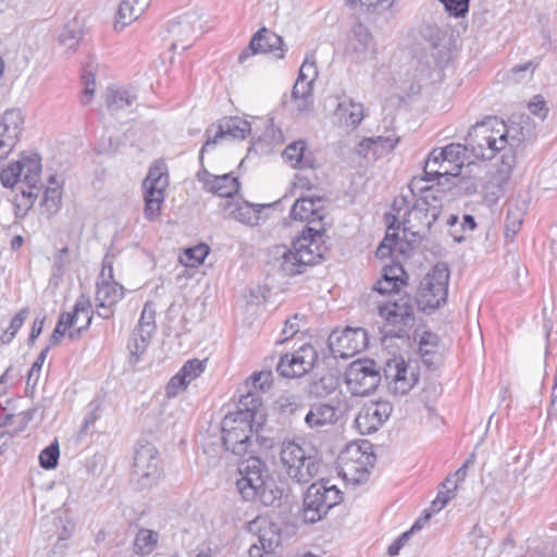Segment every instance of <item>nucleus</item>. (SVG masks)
<instances>
[{"instance_id":"f257e3e1","label":"nucleus","mask_w":557,"mask_h":557,"mask_svg":"<svg viewBox=\"0 0 557 557\" xmlns=\"http://www.w3.org/2000/svg\"><path fill=\"white\" fill-rule=\"evenodd\" d=\"M261 408L262 399L256 392L240 394L236 410L225 414L221 422L226 450L239 457L253 453V423Z\"/></svg>"},{"instance_id":"f03ea898","label":"nucleus","mask_w":557,"mask_h":557,"mask_svg":"<svg viewBox=\"0 0 557 557\" xmlns=\"http://www.w3.org/2000/svg\"><path fill=\"white\" fill-rule=\"evenodd\" d=\"M408 275L399 262L386 264L381 278L373 286V292L387 295L389 299L377 305L379 314L389 325L411 326L414 322V302L407 293H400V286L407 285Z\"/></svg>"},{"instance_id":"7ed1b4c3","label":"nucleus","mask_w":557,"mask_h":557,"mask_svg":"<svg viewBox=\"0 0 557 557\" xmlns=\"http://www.w3.org/2000/svg\"><path fill=\"white\" fill-rule=\"evenodd\" d=\"M238 473L236 486L247 502L280 508L288 496L287 490L272 479L268 465L260 457L249 456L239 461Z\"/></svg>"},{"instance_id":"20e7f679","label":"nucleus","mask_w":557,"mask_h":557,"mask_svg":"<svg viewBox=\"0 0 557 557\" xmlns=\"http://www.w3.org/2000/svg\"><path fill=\"white\" fill-rule=\"evenodd\" d=\"M324 228L306 227L293 243L292 248L277 247L274 267L284 276H294L306 271L307 267L325 259L327 247L324 242Z\"/></svg>"},{"instance_id":"39448f33","label":"nucleus","mask_w":557,"mask_h":557,"mask_svg":"<svg viewBox=\"0 0 557 557\" xmlns=\"http://www.w3.org/2000/svg\"><path fill=\"white\" fill-rule=\"evenodd\" d=\"M421 195L414 200L412 207L406 211L403 221H393L388 224L389 230L403 228L404 236L409 242L424 238L440 218L443 207V190L433 186L420 187Z\"/></svg>"},{"instance_id":"423d86ee","label":"nucleus","mask_w":557,"mask_h":557,"mask_svg":"<svg viewBox=\"0 0 557 557\" xmlns=\"http://www.w3.org/2000/svg\"><path fill=\"white\" fill-rule=\"evenodd\" d=\"M492 123H494L495 126L499 128V134L503 135L502 137L506 138L507 148V150L500 157V164L498 165L497 170L491 174L487 182L486 188L492 189L490 194L492 195L493 200H496L504 195V187L507 185L511 172L516 166L517 160L515 149L525 140L530 129H525L521 123L513 121H510V123H505L497 117H494Z\"/></svg>"},{"instance_id":"0eeeda50","label":"nucleus","mask_w":557,"mask_h":557,"mask_svg":"<svg viewBox=\"0 0 557 557\" xmlns=\"http://www.w3.org/2000/svg\"><path fill=\"white\" fill-rule=\"evenodd\" d=\"M280 459L287 476L301 485L309 483L320 472V459L294 441L283 442Z\"/></svg>"},{"instance_id":"6e6552de","label":"nucleus","mask_w":557,"mask_h":557,"mask_svg":"<svg viewBox=\"0 0 557 557\" xmlns=\"http://www.w3.org/2000/svg\"><path fill=\"white\" fill-rule=\"evenodd\" d=\"M329 483V480H320L308 487L304 496L301 512L306 523H315L322 520L330 509L342 502V492Z\"/></svg>"},{"instance_id":"1a4fd4ad","label":"nucleus","mask_w":557,"mask_h":557,"mask_svg":"<svg viewBox=\"0 0 557 557\" xmlns=\"http://www.w3.org/2000/svg\"><path fill=\"white\" fill-rule=\"evenodd\" d=\"M449 277L447 264L437 263L421 280L416 297V304L420 310L433 311L446 302Z\"/></svg>"},{"instance_id":"9d476101","label":"nucleus","mask_w":557,"mask_h":557,"mask_svg":"<svg viewBox=\"0 0 557 557\" xmlns=\"http://www.w3.org/2000/svg\"><path fill=\"white\" fill-rule=\"evenodd\" d=\"M168 186V168L163 162H156L150 166L143 182L145 200L144 216L146 220L154 221L161 215Z\"/></svg>"},{"instance_id":"9b49d317","label":"nucleus","mask_w":557,"mask_h":557,"mask_svg":"<svg viewBox=\"0 0 557 557\" xmlns=\"http://www.w3.org/2000/svg\"><path fill=\"white\" fill-rule=\"evenodd\" d=\"M163 475L157 447L151 443L139 444L135 450L133 478L140 490L154 486Z\"/></svg>"},{"instance_id":"f8f14e48","label":"nucleus","mask_w":557,"mask_h":557,"mask_svg":"<svg viewBox=\"0 0 557 557\" xmlns=\"http://www.w3.org/2000/svg\"><path fill=\"white\" fill-rule=\"evenodd\" d=\"M382 380L376 362L372 359L352 361L345 372V381L354 395L364 396L375 391Z\"/></svg>"},{"instance_id":"ddd939ff","label":"nucleus","mask_w":557,"mask_h":557,"mask_svg":"<svg viewBox=\"0 0 557 557\" xmlns=\"http://www.w3.org/2000/svg\"><path fill=\"white\" fill-rule=\"evenodd\" d=\"M327 347L333 358L348 359L368 347V334L362 327L334 330L329 335Z\"/></svg>"},{"instance_id":"4468645a","label":"nucleus","mask_w":557,"mask_h":557,"mask_svg":"<svg viewBox=\"0 0 557 557\" xmlns=\"http://www.w3.org/2000/svg\"><path fill=\"white\" fill-rule=\"evenodd\" d=\"M383 377L394 395H406L417 384L419 373L403 357H394L385 362Z\"/></svg>"},{"instance_id":"2eb2a0df","label":"nucleus","mask_w":557,"mask_h":557,"mask_svg":"<svg viewBox=\"0 0 557 557\" xmlns=\"http://www.w3.org/2000/svg\"><path fill=\"white\" fill-rule=\"evenodd\" d=\"M247 530L256 535L258 543H252L249 548L250 557H263V554H270L281 543V532L278 527L264 517H257L247 524Z\"/></svg>"},{"instance_id":"dca6fc26","label":"nucleus","mask_w":557,"mask_h":557,"mask_svg":"<svg viewBox=\"0 0 557 557\" xmlns=\"http://www.w3.org/2000/svg\"><path fill=\"white\" fill-rule=\"evenodd\" d=\"M200 14L197 11H190L181 15L177 20L171 21L168 25V35L170 49L186 50L197 34L201 33Z\"/></svg>"},{"instance_id":"f3484780","label":"nucleus","mask_w":557,"mask_h":557,"mask_svg":"<svg viewBox=\"0 0 557 557\" xmlns=\"http://www.w3.org/2000/svg\"><path fill=\"white\" fill-rule=\"evenodd\" d=\"M325 202L324 196H302L294 202L290 216L294 220L307 221V225L302 230L306 227L325 228Z\"/></svg>"},{"instance_id":"a211bd4d","label":"nucleus","mask_w":557,"mask_h":557,"mask_svg":"<svg viewBox=\"0 0 557 557\" xmlns=\"http://www.w3.org/2000/svg\"><path fill=\"white\" fill-rule=\"evenodd\" d=\"M317 358L318 354L314 347L306 344L292 355L282 356L276 371L283 377H300L313 368Z\"/></svg>"},{"instance_id":"6ab92c4d","label":"nucleus","mask_w":557,"mask_h":557,"mask_svg":"<svg viewBox=\"0 0 557 557\" xmlns=\"http://www.w3.org/2000/svg\"><path fill=\"white\" fill-rule=\"evenodd\" d=\"M392 411L393 406L387 400L367 403L360 408L355 426L362 435L372 434L384 424Z\"/></svg>"},{"instance_id":"aec40b11","label":"nucleus","mask_w":557,"mask_h":557,"mask_svg":"<svg viewBox=\"0 0 557 557\" xmlns=\"http://www.w3.org/2000/svg\"><path fill=\"white\" fill-rule=\"evenodd\" d=\"M285 44L283 37L262 27L253 34L249 46L238 55L239 63H243L252 54L272 53L276 59H283L285 54Z\"/></svg>"},{"instance_id":"412c9836","label":"nucleus","mask_w":557,"mask_h":557,"mask_svg":"<svg viewBox=\"0 0 557 557\" xmlns=\"http://www.w3.org/2000/svg\"><path fill=\"white\" fill-rule=\"evenodd\" d=\"M90 302L88 299H78L74 306L73 312L62 313L59 318V321L50 336V346H55L61 342V338L64 336L65 331L70 327H73L77 324V320L79 314H84L85 324L77 326L76 331H71L69 336L74 338L76 335H79L82 331L86 330L91 322L90 314Z\"/></svg>"},{"instance_id":"4be33fe9","label":"nucleus","mask_w":557,"mask_h":557,"mask_svg":"<svg viewBox=\"0 0 557 557\" xmlns=\"http://www.w3.org/2000/svg\"><path fill=\"white\" fill-rule=\"evenodd\" d=\"M344 413L343 404L337 400L314 403L305 414L304 421L308 429L320 431L336 424Z\"/></svg>"},{"instance_id":"5701e85b","label":"nucleus","mask_w":557,"mask_h":557,"mask_svg":"<svg viewBox=\"0 0 557 557\" xmlns=\"http://www.w3.org/2000/svg\"><path fill=\"white\" fill-rule=\"evenodd\" d=\"M317 74L314 61L309 62L306 59L300 66L298 78L292 91V98L296 102L298 111L310 109L312 104V84Z\"/></svg>"},{"instance_id":"b1692460","label":"nucleus","mask_w":557,"mask_h":557,"mask_svg":"<svg viewBox=\"0 0 557 557\" xmlns=\"http://www.w3.org/2000/svg\"><path fill=\"white\" fill-rule=\"evenodd\" d=\"M24 120L20 110H8L0 120V158L7 157L16 146Z\"/></svg>"},{"instance_id":"393cba45","label":"nucleus","mask_w":557,"mask_h":557,"mask_svg":"<svg viewBox=\"0 0 557 557\" xmlns=\"http://www.w3.org/2000/svg\"><path fill=\"white\" fill-rule=\"evenodd\" d=\"M137 101L136 92L122 86H110L104 92V103L109 113L119 119L133 112Z\"/></svg>"},{"instance_id":"a878e982","label":"nucleus","mask_w":557,"mask_h":557,"mask_svg":"<svg viewBox=\"0 0 557 557\" xmlns=\"http://www.w3.org/2000/svg\"><path fill=\"white\" fill-rule=\"evenodd\" d=\"M364 458L367 457L357 445H349L341 453L342 473L346 480L358 484L367 479L369 471L364 466Z\"/></svg>"},{"instance_id":"bb28decb","label":"nucleus","mask_w":557,"mask_h":557,"mask_svg":"<svg viewBox=\"0 0 557 557\" xmlns=\"http://www.w3.org/2000/svg\"><path fill=\"white\" fill-rule=\"evenodd\" d=\"M250 123L246 120H243L238 116H232L219 124V129L213 137H209L201 150L199 152V160L203 162V153L207 149L218 143L219 139H222L226 136L233 139H244L250 133Z\"/></svg>"},{"instance_id":"cd10ccee","label":"nucleus","mask_w":557,"mask_h":557,"mask_svg":"<svg viewBox=\"0 0 557 557\" xmlns=\"http://www.w3.org/2000/svg\"><path fill=\"white\" fill-rule=\"evenodd\" d=\"M468 148V145L456 143L449 144L444 148H435L433 149L432 162H435L436 158L441 159L440 168L444 170V173L458 176L465 164Z\"/></svg>"},{"instance_id":"c85d7f7f","label":"nucleus","mask_w":557,"mask_h":557,"mask_svg":"<svg viewBox=\"0 0 557 557\" xmlns=\"http://www.w3.org/2000/svg\"><path fill=\"white\" fill-rule=\"evenodd\" d=\"M492 120H494V117H487L485 121L472 125L468 132L466 138L467 145L470 147L475 158L484 156L483 148L486 147L487 140L491 138L492 134L497 135L498 139L503 136L499 134V128L492 123Z\"/></svg>"},{"instance_id":"c756f323","label":"nucleus","mask_w":557,"mask_h":557,"mask_svg":"<svg viewBox=\"0 0 557 557\" xmlns=\"http://www.w3.org/2000/svg\"><path fill=\"white\" fill-rule=\"evenodd\" d=\"M348 53H352L356 61H364L374 53L373 37L369 29L361 23L356 24L351 30Z\"/></svg>"},{"instance_id":"7c9ffc66","label":"nucleus","mask_w":557,"mask_h":557,"mask_svg":"<svg viewBox=\"0 0 557 557\" xmlns=\"http://www.w3.org/2000/svg\"><path fill=\"white\" fill-rule=\"evenodd\" d=\"M261 205H253L248 201H226L224 210L227 218L247 225H257L260 220Z\"/></svg>"},{"instance_id":"2f4dec72","label":"nucleus","mask_w":557,"mask_h":557,"mask_svg":"<svg viewBox=\"0 0 557 557\" xmlns=\"http://www.w3.org/2000/svg\"><path fill=\"white\" fill-rule=\"evenodd\" d=\"M106 265L101 272V282L97 283L96 301H103L109 305H116L124 297V288L113 281V270L109 267V277L104 278Z\"/></svg>"},{"instance_id":"473e14b6","label":"nucleus","mask_w":557,"mask_h":557,"mask_svg":"<svg viewBox=\"0 0 557 557\" xmlns=\"http://www.w3.org/2000/svg\"><path fill=\"white\" fill-rule=\"evenodd\" d=\"M283 159L296 169H313L314 158L311 152L307 151V143L305 140H296L286 146Z\"/></svg>"},{"instance_id":"72a5a7b5","label":"nucleus","mask_w":557,"mask_h":557,"mask_svg":"<svg viewBox=\"0 0 557 557\" xmlns=\"http://www.w3.org/2000/svg\"><path fill=\"white\" fill-rule=\"evenodd\" d=\"M239 182L232 174L218 175L205 180V187L223 198H233L239 191Z\"/></svg>"},{"instance_id":"f704fd0d","label":"nucleus","mask_w":557,"mask_h":557,"mask_svg":"<svg viewBox=\"0 0 557 557\" xmlns=\"http://www.w3.org/2000/svg\"><path fill=\"white\" fill-rule=\"evenodd\" d=\"M144 0H122L114 22L115 30H121L137 20L144 12Z\"/></svg>"},{"instance_id":"c9c22d12","label":"nucleus","mask_w":557,"mask_h":557,"mask_svg":"<svg viewBox=\"0 0 557 557\" xmlns=\"http://www.w3.org/2000/svg\"><path fill=\"white\" fill-rule=\"evenodd\" d=\"M16 165L21 166V180L24 184H33L34 182H40L41 163L40 157L36 153L29 156H23Z\"/></svg>"},{"instance_id":"e433bc0d","label":"nucleus","mask_w":557,"mask_h":557,"mask_svg":"<svg viewBox=\"0 0 557 557\" xmlns=\"http://www.w3.org/2000/svg\"><path fill=\"white\" fill-rule=\"evenodd\" d=\"M398 141L399 138H394L391 136L364 138L359 144L358 153H363L367 152L368 150H373L374 154L382 156L384 153L391 152L398 144Z\"/></svg>"},{"instance_id":"4c0bfd02","label":"nucleus","mask_w":557,"mask_h":557,"mask_svg":"<svg viewBox=\"0 0 557 557\" xmlns=\"http://www.w3.org/2000/svg\"><path fill=\"white\" fill-rule=\"evenodd\" d=\"M338 387V381L333 374H326L309 383L307 392L314 398H325Z\"/></svg>"},{"instance_id":"58836bf2","label":"nucleus","mask_w":557,"mask_h":557,"mask_svg":"<svg viewBox=\"0 0 557 557\" xmlns=\"http://www.w3.org/2000/svg\"><path fill=\"white\" fill-rule=\"evenodd\" d=\"M83 24L79 20L66 23L59 35V41L67 49L75 50L83 38Z\"/></svg>"},{"instance_id":"ea45409f","label":"nucleus","mask_w":557,"mask_h":557,"mask_svg":"<svg viewBox=\"0 0 557 557\" xmlns=\"http://www.w3.org/2000/svg\"><path fill=\"white\" fill-rule=\"evenodd\" d=\"M159 535L149 529H140L134 540V552L137 555L146 556L153 552L158 544Z\"/></svg>"},{"instance_id":"a19ab883","label":"nucleus","mask_w":557,"mask_h":557,"mask_svg":"<svg viewBox=\"0 0 557 557\" xmlns=\"http://www.w3.org/2000/svg\"><path fill=\"white\" fill-rule=\"evenodd\" d=\"M273 375L271 371H261L250 375L244 386L242 394H248L249 392H256L259 396L261 393L268 391L272 385ZM262 399V397H260Z\"/></svg>"},{"instance_id":"79ce46f5","label":"nucleus","mask_w":557,"mask_h":557,"mask_svg":"<svg viewBox=\"0 0 557 557\" xmlns=\"http://www.w3.org/2000/svg\"><path fill=\"white\" fill-rule=\"evenodd\" d=\"M152 335H147L139 330H133L129 341L127 343V349L131 357L134 358V362H137L139 358L146 352L151 342Z\"/></svg>"},{"instance_id":"37998d69","label":"nucleus","mask_w":557,"mask_h":557,"mask_svg":"<svg viewBox=\"0 0 557 557\" xmlns=\"http://www.w3.org/2000/svg\"><path fill=\"white\" fill-rule=\"evenodd\" d=\"M338 112L343 115L347 126L356 127L364 117L363 106L351 100L348 103H339Z\"/></svg>"},{"instance_id":"c03bdc74","label":"nucleus","mask_w":557,"mask_h":557,"mask_svg":"<svg viewBox=\"0 0 557 557\" xmlns=\"http://www.w3.org/2000/svg\"><path fill=\"white\" fill-rule=\"evenodd\" d=\"M156 309L151 301H147L144 305L139 321L135 330L146 333L147 335H153L156 332Z\"/></svg>"},{"instance_id":"a18cd8bd","label":"nucleus","mask_w":557,"mask_h":557,"mask_svg":"<svg viewBox=\"0 0 557 557\" xmlns=\"http://www.w3.org/2000/svg\"><path fill=\"white\" fill-rule=\"evenodd\" d=\"M432 159H433V150L431 151L428 160L425 161V165H424V170H423L424 177L420 178L418 181V183H420L421 181H428V182L434 181L442 176L450 175V173H444V170L440 168L441 159L436 158L435 162H432ZM416 184H417V182L413 181L410 185V190H411L412 195H414L413 187L416 186Z\"/></svg>"},{"instance_id":"49530a36","label":"nucleus","mask_w":557,"mask_h":557,"mask_svg":"<svg viewBox=\"0 0 557 557\" xmlns=\"http://www.w3.org/2000/svg\"><path fill=\"white\" fill-rule=\"evenodd\" d=\"M29 313L28 308L21 309L11 320L9 327L1 334L0 341L2 344H10L17 331L22 327Z\"/></svg>"},{"instance_id":"de8ad7c7","label":"nucleus","mask_w":557,"mask_h":557,"mask_svg":"<svg viewBox=\"0 0 557 557\" xmlns=\"http://www.w3.org/2000/svg\"><path fill=\"white\" fill-rule=\"evenodd\" d=\"M60 456L59 444L57 441L44 448L39 455V465L46 470L54 469L58 466Z\"/></svg>"},{"instance_id":"09e8293b","label":"nucleus","mask_w":557,"mask_h":557,"mask_svg":"<svg viewBox=\"0 0 557 557\" xmlns=\"http://www.w3.org/2000/svg\"><path fill=\"white\" fill-rule=\"evenodd\" d=\"M49 349H50V346H47L46 348H44L40 351V354L38 355V357L36 358V360L34 361V363L32 364V367L27 373V377H26V388L27 389L29 387L32 389H34L36 387V385L39 381V377H40L42 364L47 358Z\"/></svg>"},{"instance_id":"8fccbe9b","label":"nucleus","mask_w":557,"mask_h":557,"mask_svg":"<svg viewBox=\"0 0 557 557\" xmlns=\"http://www.w3.org/2000/svg\"><path fill=\"white\" fill-rule=\"evenodd\" d=\"M209 253V247L206 244H199L185 250V260L187 267L200 265Z\"/></svg>"},{"instance_id":"3c124183","label":"nucleus","mask_w":557,"mask_h":557,"mask_svg":"<svg viewBox=\"0 0 557 557\" xmlns=\"http://www.w3.org/2000/svg\"><path fill=\"white\" fill-rule=\"evenodd\" d=\"M41 205L46 208L50 215L55 214L61 205L60 187H47L41 200Z\"/></svg>"},{"instance_id":"603ef678","label":"nucleus","mask_w":557,"mask_h":557,"mask_svg":"<svg viewBox=\"0 0 557 557\" xmlns=\"http://www.w3.org/2000/svg\"><path fill=\"white\" fill-rule=\"evenodd\" d=\"M205 369L206 360L201 361L199 359H191L186 361L178 372L188 383H190L200 376Z\"/></svg>"},{"instance_id":"864d4df0","label":"nucleus","mask_w":557,"mask_h":557,"mask_svg":"<svg viewBox=\"0 0 557 557\" xmlns=\"http://www.w3.org/2000/svg\"><path fill=\"white\" fill-rule=\"evenodd\" d=\"M484 149V156H479L478 159L491 160L496 153H503L507 150L506 148V138L500 137L497 138V135L492 134L491 138L487 140L486 147Z\"/></svg>"},{"instance_id":"5fc2aeb1","label":"nucleus","mask_w":557,"mask_h":557,"mask_svg":"<svg viewBox=\"0 0 557 557\" xmlns=\"http://www.w3.org/2000/svg\"><path fill=\"white\" fill-rule=\"evenodd\" d=\"M21 166L12 163L0 172V182L4 187H13L21 180Z\"/></svg>"},{"instance_id":"6e6d98bb","label":"nucleus","mask_w":557,"mask_h":557,"mask_svg":"<svg viewBox=\"0 0 557 557\" xmlns=\"http://www.w3.org/2000/svg\"><path fill=\"white\" fill-rule=\"evenodd\" d=\"M278 410L286 416L295 414L302 409V404L293 395L282 396L277 400Z\"/></svg>"},{"instance_id":"4d7b16f0","label":"nucleus","mask_w":557,"mask_h":557,"mask_svg":"<svg viewBox=\"0 0 557 557\" xmlns=\"http://www.w3.org/2000/svg\"><path fill=\"white\" fill-rule=\"evenodd\" d=\"M88 67L89 65H87V67L84 69V72L82 74V81L85 86L82 97L83 104H87L95 92V74Z\"/></svg>"},{"instance_id":"13d9d810","label":"nucleus","mask_w":557,"mask_h":557,"mask_svg":"<svg viewBox=\"0 0 557 557\" xmlns=\"http://www.w3.org/2000/svg\"><path fill=\"white\" fill-rule=\"evenodd\" d=\"M449 14L456 17L465 16L469 11L470 0H440Z\"/></svg>"},{"instance_id":"bf43d9fd","label":"nucleus","mask_w":557,"mask_h":557,"mask_svg":"<svg viewBox=\"0 0 557 557\" xmlns=\"http://www.w3.org/2000/svg\"><path fill=\"white\" fill-rule=\"evenodd\" d=\"M522 224V212L519 210H511L510 208L507 210L506 215V236H509V233L515 236L518 231L520 230V226Z\"/></svg>"},{"instance_id":"052dcab7","label":"nucleus","mask_w":557,"mask_h":557,"mask_svg":"<svg viewBox=\"0 0 557 557\" xmlns=\"http://www.w3.org/2000/svg\"><path fill=\"white\" fill-rule=\"evenodd\" d=\"M188 382L182 376L180 372H177L165 386V394L168 397H175L181 392L187 388Z\"/></svg>"},{"instance_id":"680f3d73","label":"nucleus","mask_w":557,"mask_h":557,"mask_svg":"<svg viewBox=\"0 0 557 557\" xmlns=\"http://www.w3.org/2000/svg\"><path fill=\"white\" fill-rule=\"evenodd\" d=\"M299 315L295 314L294 317L287 319L285 321L284 329L282 331L283 338L280 341L281 343L288 341L294 337L300 330L299 325Z\"/></svg>"},{"instance_id":"e2e57ef3","label":"nucleus","mask_w":557,"mask_h":557,"mask_svg":"<svg viewBox=\"0 0 557 557\" xmlns=\"http://www.w3.org/2000/svg\"><path fill=\"white\" fill-rule=\"evenodd\" d=\"M398 239V234L396 232L394 233H387L384 240L380 244V246L376 249V257L384 258L392 253V245L391 243H395Z\"/></svg>"},{"instance_id":"0e129e2a","label":"nucleus","mask_w":557,"mask_h":557,"mask_svg":"<svg viewBox=\"0 0 557 557\" xmlns=\"http://www.w3.org/2000/svg\"><path fill=\"white\" fill-rule=\"evenodd\" d=\"M528 107L532 114L541 119H544L547 114L546 103L540 96L535 97Z\"/></svg>"},{"instance_id":"69168bd1","label":"nucleus","mask_w":557,"mask_h":557,"mask_svg":"<svg viewBox=\"0 0 557 557\" xmlns=\"http://www.w3.org/2000/svg\"><path fill=\"white\" fill-rule=\"evenodd\" d=\"M360 5L366 9V11H377L384 10L391 7L392 0H359Z\"/></svg>"},{"instance_id":"338daca9","label":"nucleus","mask_w":557,"mask_h":557,"mask_svg":"<svg viewBox=\"0 0 557 557\" xmlns=\"http://www.w3.org/2000/svg\"><path fill=\"white\" fill-rule=\"evenodd\" d=\"M38 184L39 182H34L33 184H25L26 188L21 189L22 196L28 199L29 206L33 205L34 200L40 194L41 186H39Z\"/></svg>"},{"instance_id":"774afa93","label":"nucleus","mask_w":557,"mask_h":557,"mask_svg":"<svg viewBox=\"0 0 557 557\" xmlns=\"http://www.w3.org/2000/svg\"><path fill=\"white\" fill-rule=\"evenodd\" d=\"M411 531L403 533L396 541H394L387 548V553L391 556H396L405 543L409 540Z\"/></svg>"}]
</instances>
